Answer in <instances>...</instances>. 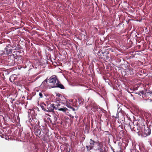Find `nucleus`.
Here are the masks:
<instances>
[{
    "label": "nucleus",
    "instance_id": "obj_1",
    "mask_svg": "<svg viewBox=\"0 0 152 152\" xmlns=\"http://www.w3.org/2000/svg\"><path fill=\"white\" fill-rule=\"evenodd\" d=\"M40 127H39L37 126H35L34 128V132L35 135L39 138L43 139L45 137V127L43 126L42 128H40Z\"/></svg>",
    "mask_w": 152,
    "mask_h": 152
},
{
    "label": "nucleus",
    "instance_id": "obj_2",
    "mask_svg": "<svg viewBox=\"0 0 152 152\" xmlns=\"http://www.w3.org/2000/svg\"><path fill=\"white\" fill-rule=\"evenodd\" d=\"M141 133L144 137H146L150 134L151 129L147 126H146L144 125H142L141 127Z\"/></svg>",
    "mask_w": 152,
    "mask_h": 152
},
{
    "label": "nucleus",
    "instance_id": "obj_3",
    "mask_svg": "<svg viewBox=\"0 0 152 152\" xmlns=\"http://www.w3.org/2000/svg\"><path fill=\"white\" fill-rule=\"evenodd\" d=\"M48 80H49V82L50 83L52 88H54V86L58 81L57 76L56 75L51 76Z\"/></svg>",
    "mask_w": 152,
    "mask_h": 152
},
{
    "label": "nucleus",
    "instance_id": "obj_4",
    "mask_svg": "<svg viewBox=\"0 0 152 152\" xmlns=\"http://www.w3.org/2000/svg\"><path fill=\"white\" fill-rule=\"evenodd\" d=\"M11 57L12 58H9L8 60V65L10 66L14 65L15 64V59H17L15 57H14L13 54L10 57Z\"/></svg>",
    "mask_w": 152,
    "mask_h": 152
},
{
    "label": "nucleus",
    "instance_id": "obj_5",
    "mask_svg": "<svg viewBox=\"0 0 152 152\" xmlns=\"http://www.w3.org/2000/svg\"><path fill=\"white\" fill-rule=\"evenodd\" d=\"M58 118V115H57L55 114L53 115V118L51 119L49 118V119L50 121V123L54 125L56 124Z\"/></svg>",
    "mask_w": 152,
    "mask_h": 152
},
{
    "label": "nucleus",
    "instance_id": "obj_6",
    "mask_svg": "<svg viewBox=\"0 0 152 152\" xmlns=\"http://www.w3.org/2000/svg\"><path fill=\"white\" fill-rule=\"evenodd\" d=\"M96 142L94 140H92V139H90V145L88 146H86V148H87L88 151L90 150L93 148L94 145L95 144H96Z\"/></svg>",
    "mask_w": 152,
    "mask_h": 152
},
{
    "label": "nucleus",
    "instance_id": "obj_7",
    "mask_svg": "<svg viewBox=\"0 0 152 152\" xmlns=\"http://www.w3.org/2000/svg\"><path fill=\"white\" fill-rule=\"evenodd\" d=\"M54 104H49L47 105V109L46 111L48 112H53L54 111Z\"/></svg>",
    "mask_w": 152,
    "mask_h": 152
},
{
    "label": "nucleus",
    "instance_id": "obj_8",
    "mask_svg": "<svg viewBox=\"0 0 152 152\" xmlns=\"http://www.w3.org/2000/svg\"><path fill=\"white\" fill-rule=\"evenodd\" d=\"M95 145H96L95 147L96 149V150H97L103 146V144L102 142H96V143Z\"/></svg>",
    "mask_w": 152,
    "mask_h": 152
},
{
    "label": "nucleus",
    "instance_id": "obj_9",
    "mask_svg": "<svg viewBox=\"0 0 152 152\" xmlns=\"http://www.w3.org/2000/svg\"><path fill=\"white\" fill-rule=\"evenodd\" d=\"M56 87H58L62 89H64V86L62 84H61L59 80L55 86H54V88Z\"/></svg>",
    "mask_w": 152,
    "mask_h": 152
},
{
    "label": "nucleus",
    "instance_id": "obj_10",
    "mask_svg": "<svg viewBox=\"0 0 152 152\" xmlns=\"http://www.w3.org/2000/svg\"><path fill=\"white\" fill-rule=\"evenodd\" d=\"M56 87H58L62 89H64V86L62 84H61L59 80L55 86H54V88Z\"/></svg>",
    "mask_w": 152,
    "mask_h": 152
},
{
    "label": "nucleus",
    "instance_id": "obj_11",
    "mask_svg": "<svg viewBox=\"0 0 152 152\" xmlns=\"http://www.w3.org/2000/svg\"><path fill=\"white\" fill-rule=\"evenodd\" d=\"M5 50L6 52V53L7 55H10L12 53V50L11 49L8 48H5Z\"/></svg>",
    "mask_w": 152,
    "mask_h": 152
},
{
    "label": "nucleus",
    "instance_id": "obj_12",
    "mask_svg": "<svg viewBox=\"0 0 152 152\" xmlns=\"http://www.w3.org/2000/svg\"><path fill=\"white\" fill-rule=\"evenodd\" d=\"M60 106V104L56 102L54 104V109L55 110H58Z\"/></svg>",
    "mask_w": 152,
    "mask_h": 152
},
{
    "label": "nucleus",
    "instance_id": "obj_13",
    "mask_svg": "<svg viewBox=\"0 0 152 152\" xmlns=\"http://www.w3.org/2000/svg\"><path fill=\"white\" fill-rule=\"evenodd\" d=\"M15 80V77H14V75H12L10 77L9 80L12 83L14 82Z\"/></svg>",
    "mask_w": 152,
    "mask_h": 152
},
{
    "label": "nucleus",
    "instance_id": "obj_14",
    "mask_svg": "<svg viewBox=\"0 0 152 152\" xmlns=\"http://www.w3.org/2000/svg\"><path fill=\"white\" fill-rule=\"evenodd\" d=\"M97 151L98 152H105V148L104 146L101 148L98 149Z\"/></svg>",
    "mask_w": 152,
    "mask_h": 152
},
{
    "label": "nucleus",
    "instance_id": "obj_15",
    "mask_svg": "<svg viewBox=\"0 0 152 152\" xmlns=\"http://www.w3.org/2000/svg\"><path fill=\"white\" fill-rule=\"evenodd\" d=\"M58 110L65 112H66L67 110H68V109L65 107L61 108L60 107L59 108Z\"/></svg>",
    "mask_w": 152,
    "mask_h": 152
},
{
    "label": "nucleus",
    "instance_id": "obj_16",
    "mask_svg": "<svg viewBox=\"0 0 152 152\" xmlns=\"http://www.w3.org/2000/svg\"><path fill=\"white\" fill-rule=\"evenodd\" d=\"M134 123H133V124H134ZM138 124H137V125H135L133 124V126H132V128L133 130H134V131H137V127Z\"/></svg>",
    "mask_w": 152,
    "mask_h": 152
},
{
    "label": "nucleus",
    "instance_id": "obj_17",
    "mask_svg": "<svg viewBox=\"0 0 152 152\" xmlns=\"http://www.w3.org/2000/svg\"><path fill=\"white\" fill-rule=\"evenodd\" d=\"M69 116L70 117V118H74V116H75V117L77 119L78 118V117L76 115V113L75 112H74V115H72L71 114H69Z\"/></svg>",
    "mask_w": 152,
    "mask_h": 152
},
{
    "label": "nucleus",
    "instance_id": "obj_18",
    "mask_svg": "<svg viewBox=\"0 0 152 152\" xmlns=\"http://www.w3.org/2000/svg\"><path fill=\"white\" fill-rule=\"evenodd\" d=\"M33 122H32V123L31 124V126H33L34 125L37 121V120L36 118H33Z\"/></svg>",
    "mask_w": 152,
    "mask_h": 152
},
{
    "label": "nucleus",
    "instance_id": "obj_19",
    "mask_svg": "<svg viewBox=\"0 0 152 152\" xmlns=\"http://www.w3.org/2000/svg\"><path fill=\"white\" fill-rule=\"evenodd\" d=\"M12 48L14 50L17 49V45L13 43V44H12Z\"/></svg>",
    "mask_w": 152,
    "mask_h": 152
},
{
    "label": "nucleus",
    "instance_id": "obj_20",
    "mask_svg": "<svg viewBox=\"0 0 152 152\" xmlns=\"http://www.w3.org/2000/svg\"><path fill=\"white\" fill-rule=\"evenodd\" d=\"M95 103L94 102H91L89 104V106L90 107H95Z\"/></svg>",
    "mask_w": 152,
    "mask_h": 152
},
{
    "label": "nucleus",
    "instance_id": "obj_21",
    "mask_svg": "<svg viewBox=\"0 0 152 152\" xmlns=\"http://www.w3.org/2000/svg\"><path fill=\"white\" fill-rule=\"evenodd\" d=\"M141 128L140 127H139L138 125L137 129V132H141Z\"/></svg>",
    "mask_w": 152,
    "mask_h": 152
},
{
    "label": "nucleus",
    "instance_id": "obj_22",
    "mask_svg": "<svg viewBox=\"0 0 152 152\" xmlns=\"http://www.w3.org/2000/svg\"><path fill=\"white\" fill-rule=\"evenodd\" d=\"M45 106H46V105L45 104H44L43 105H40L41 106V108H42V109L44 111H46V109L45 108Z\"/></svg>",
    "mask_w": 152,
    "mask_h": 152
},
{
    "label": "nucleus",
    "instance_id": "obj_23",
    "mask_svg": "<svg viewBox=\"0 0 152 152\" xmlns=\"http://www.w3.org/2000/svg\"><path fill=\"white\" fill-rule=\"evenodd\" d=\"M66 106L67 107L71 108L74 112L75 111V109L74 108L72 107L71 106L69 105V104H67Z\"/></svg>",
    "mask_w": 152,
    "mask_h": 152
},
{
    "label": "nucleus",
    "instance_id": "obj_24",
    "mask_svg": "<svg viewBox=\"0 0 152 152\" xmlns=\"http://www.w3.org/2000/svg\"><path fill=\"white\" fill-rule=\"evenodd\" d=\"M31 117L32 118V119H31V118H30V116H29V120L28 122L29 123H31H31H32V122H33V117L32 116Z\"/></svg>",
    "mask_w": 152,
    "mask_h": 152
},
{
    "label": "nucleus",
    "instance_id": "obj_25",
    "mask_svg": "<svg viewBox=\"0 0 152 152\" xmlns=\"http://www.w3.org/2000/svg\"><path fill=\"white\" fill-rule=\"evenodd\" d=\"M12 44H8L7 45V48H12Z\"/></svg>",
    "mask_w": 152,
    "mask_h": 152
},
{
    "label": "nucleus",
    "instance_id": "obj_26",
    "mask_svg": "<svg viewBox=\"0 0 152 152\" xmlns=\"http://www.w3.org/2000/svg\"><path fill=\"white\" fill-rule=\"evenodd\" d=\"M39 98H43V95L42 94L41 92H40L39 94Z\"/></svg>",
    "mask_w": 152,
    "mask_h": 152
},
{
    "label": "nucleus",
    "instance_id": "obj_27",
    "mask_svg": "<svg viewBox=\"0 0 152 152\" xmlns=\"http://www.w3.org/2000/svg\"><path fill=\"white\" fill-rule=\"evenodd\" d=\"M140 93L141 94H142L143 95H145V92L143 91H140Z\"/></svg>",
    "mask_w": 152,
    "mask_h": 152
},
{
    "label": "nucleus",
    "instance_id": "obj_28",
    "mask_svg": "<svg viewBox=\"0 0 152 152\" xmlns=\"http://www.w3.org/2000/svg\"><path fill=\"white\" fill-rule=\"evenodd\" d=\"M47 79L45 80L42 83V84H45V83H47Z\"/></svg>",
    "mask_w": 152,
    "mask_h": 152
},
{
    "label": "nucleus",
    "instance_id": "obj_29",
    "mask_svg": "<svg viewBox=\"0 0 152 152\" xmlns=\"http://www.w3.org/2000/svg\"><path fill=\"white\" fill-rule=\"evenodd\" d=\"M35 149L36 150H37V151H38V147L37 146H35Z\"/></svg>",
    "mask_w": 152,
    "mask_h": 152
},
{
    "label": "nucleus",
    "instance_id": "obj_30",
    "mask_svg": "<svg viewBox=\"0 0 152 152\" xmlns=\"http://www.w3.org/2000/svg\"><path fill=\"white\" fill-rule=\"evenodd\" d=\"M6 41H7L6 42H8L10 43V41L9 39L7 40Z\"/></svg>",
    "mask_w": 152,
    "mask_h": 152
},
{
    "label": "nucleus",
    "instance_id": "obj_31",
    "mask_svg": "<svg viewBox=\"0 0 152 152\" xmlns=\"http://www.w3.org/2000/svg\"><path fill=\"white\" fill-rule=\"evenodd\" d=\"M80 86H84V85H82V84H81V85H80Z\"/></svg>",
    "mask_w": 152,
    "mask_h": 152
},
{
    "label": "nucleus",
    "instance_id": "obj_32",
    "mask_svg": "<svg viewBox=\"0 0 152 152\" xmlns=\"http://www.w3.org/2000/svg\"><path fill=\"white\" fill-rule=\"evenodd\" d=\"M112 149L113 150V152H115L114 151V149H113V148H112Z\"/></svg>",
    "mask_w": 152,
    "mask_h": 152
},
{
    "label": "nucleus",
    "instance_id": "obj_33",
    "mask_svg": "<svg viewBox=\"0 0 152 152\" xmlns=\"http://www.w3.org/2000/svg\"><path fill=\"white\" fill-rule=\"evenodd\" d=\"M35 152H38L37 151V150H36V151H35Z\"/></svg>",
    "mask_w": 152,
    "mask_h": 152
},
{
    "label": "nucleus",
    "instance_id": "obj_34",
    "mask_svg": "<svg viewBox=\"0 0 152 152\" xmlns=\"http://www.w3.org/2000/svg\"><path fill=\"white\" fill-rule=\"evenodd\" d=\"M104 52H102V53L103 54H104Z\"/></svg>",
    "mask_w": 152,
    "mask_h": 152
},
{
    "label": "nucleus",
    "instance_id": "obj_35",
    "mask_svg": "<svg viewBox=\"0 0 152 152\" xmlns=\"http://www.w3.org/2000/svg\"><path fill=\"white\" fill-rule=\"evenodd\" d=\"M151 48H152V44L151 45Z\"/></svg>",
    "mask_w": 152,
    "mask_h": 152
},
{
    "label": "nucleus",
    "instance_id": "obj_36",
    "mask_svg": "<svg viewBox=\"0 0 152 152\" xmlns=\"http://www.w3.org/2000/svg\"><path fill=\"white\" fill-rule=\"evenodd\" d=\"M139 95L140 96H141V95L140 94V93H139Z\"/></svg>",
    "mask_w": 152,
    "mask_h": 152
}]
</instances>
